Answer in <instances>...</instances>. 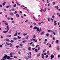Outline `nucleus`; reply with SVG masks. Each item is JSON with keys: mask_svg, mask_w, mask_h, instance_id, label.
I'll return each mask as SVG.
<instances>
[{"mask_svg": "<svg viewBox=\"0 0 60 60\" xmlns=\"http://www.w3.org/2000/svg\"><path fill=\"white\" fill-rule=\"evenodd\" d=\"M41 56V53H39V54H37V56L38 57V56Z\"/></svg>", "mask_w": 60, "mask_h": 60, "instance_id": "10", "label": "nucleus"}, {"mask_svg": "<svg viewBox=\"0 0 60 60\" xmlns=\"http://www.w3.org/2000/svg\"><path fill=\"white\" fill-rule=\"evenodd\" d=\"M44 57H45V56H42V58L43 59H44Z\"/></svg>", "mask_w": 60, "mask_h": 60, "instance_id": "37", "label": "nucleus"}, {"mask_svg": "<svg viewBox=\"0 0 60 60\" xmlns=\"http://www.w3.org/2000/svg\"><path fill=\"white\" fill-rule=\"evenodd\" d=\"M47 57H48V55H47L45 56V58H47Z\"/></svg>", "mask_w": 60, "mask_h": 60, "instance_id": "42", "label": "nucleus"}, {"mask_svg": "<svg viewBox=\"0 0 60 60\" xmlns=\"http://www.w3.org/2000/svg\"><path fill=\"white\" fill-rule=\"evenodd\" d=\"M57 10H58V7L57 6V7H56Z\"/></svg>", "mask_w": 60, "mask_h": 60, "instance_id": "46", "label": "nucleus"}, {"mask_svg": "<svg viewBox=\"0 0 60 60\" xmlns=\"http://www.w3.org/2000/svg\"><path fill=\"white\" fill-rule=\"evenodd\" d=\"M6 41H9V40L8 39H7V40H6Z\"/></svg>", "mask_w": 60, "mask_h": 60, "instance_id": "52", "label": "nucleus"}, {"mask_svg": "<svg viewBox=\"0 0 60 60\" xmlns=\"http://www.w3.org/2000/svg\"><path fill=\"white\" fill-rule=\"evenodd\" d=\"M10 7V6H7L6 8H9Z\"/></svg>", "mask_w": 60, "mask_h": 60, "instance_id": "53", "label": "nucleus"}, {"mask_svg": "<svg viewBox=\"0 0 60 60\" xmlns=\"http://www.w3.org/2000/svg\"><path fill=\"white\" fill-rule=\"evenodd\" d=\"M45 41H47V39H45Z\"/></svg>", "mask_w": 60, "mask_h": 60, "instance_id": "59", "label": "nucleus"}, {"mask_svg": "<svg viewBox=\"0 0 60 60\" xmlns=\"http://www.w3.org/2000/svg\"><path fill=\"white\" fill-rule=\"evenodd\" d=\"M54 55H51L50 56L51 57V59H52L53 58H54Z\"/></svg>", "mask_w": 60, "mask_h": 60, "instance_id": "5", "label": "nucleus"}, {"mask_svg": "<svg viewBox=\"0 0 60 60\" xmlns=\"http://www.w3.org/2000/svg\"><path fill=\"white\" fill-rule=\"evenodd\" d=\"M31 52H30L29 54H30V56H32V54H31Z\"/></svg>", "mask_w": 60, "mask_h": 60, "instance_id": "34", "label": "nucleus"}, {"mask_svg": "<svg viewBox=\"0 0 60 60\" xmlns=\"http://www.w3.org/2000/svg\"><path fill=\"white\" fill-rule=\"evenodd\" d=\"M6 37H7V38H8V37H11V35H8L6 36Z\"/></svg>", "mask_w": 60, "mask_h": 60, "instance_id": "6", "label": "nucleus"}, {"mask_svg": "<svg viewBox=\"0 0 60 60\" xmlns=\"http://www.w3.org/2000/svg\"><path fill=\"white\" fill-rule=\"evenodd\" d=\"M10 14L11 15H12V16H13L14 15V14L12 13H10Z\"/></svg>", "mask_w": 60, "mask_h": 60, "instance_id": "12", "label": "nucleus"}, {"mask_svg": "<svg viewBox=\"0 0 60 60\" xmlns=\"http://www.w3.org/2000/svg\"><path fill=\"white\" fill-rule=\"evenodd\" d=\"M3 58H3L1 60H6V59L5 58V56H4L3 57Z\"/></svg>", "mask_w": 60, "mask_h": 60, "instance_id": "7", "label": "nucleus"}, {"mask_svg": "<svg viewBox=\"0 0 60 60\" xmlns=\"http://www.w3.org/2000/svg\"><path fill=\"white\" fill-rule=\"evenodd\" d=\"M28 58H31V57H32L31 56H28Z\"/></svg>", "mask_w": 60, "mask_h": 60, "instance_id": "36", "label": "nucleus"}, {"mask_svg": "<svg viewBox=\"0 0 60 60\" xmlns=\"http://www.w3.org/2000/svg\"><path fill=\"white\" fill-rule=\"evenodd\" d=\"M33 29H37V32L39 31V27H37V26H35V27Z\"/></svg>", "mask_w": 60, "mask_h": 60, "instance_id": "1", "label": "nucleus"}, {"mask_svg": "<svg viewBox=\"0 0 60 60\" xmlns=\"http://www.w3.org/2000/svg\"><path fill=\"white\" fill-rule=\"evenodd\" d=\"M46 35L47 36V37H49V34H46Z\"/></svg>", "mask_w": 60, "mask_h": 60, "instance_id": "35", "label": "nucleus"}, {"mask_svg": "<svg viewBox=\"0 0 60 60\" xmlns=\"http://www.w3.org/2000/svg\"><path fill=\"white\" fill-rule=\"evenodd\" d=\"M53 34H54V35H55L56 34V33H55V32H53Z\"/></svg>", "mask_w": 60, "mask_h": 60, "instance_id": "57", "label": "nucleus"}, {"mask_svg": "<svg viewBox=\"0 0 60 60\" xmlns=\"http://www.w3.org/2000/svg\"><path fill=\"white\" fill-rule=\"evenodd\" d=\"M18 53L19 54H21V52L20 51L18 52Z\"/></svg>", "mask_w": 60, "mask_h": 60, "instance_id": "44", "label": "nucleus"}, {"mask_svg": "<svg viewBox=\"0 0 60 60\" xmlns=\"http://www.w3.org/2000/svg\"><path fill=\"white\" fill-rule=\"evenodd\" d=\"M26 59V60H28L29 58L28 57H25Z\"/></svg>", "mask_w": 60, "mask_h": 60, "instance_id": "31", "label": "nucleus"}, {"mask_svg": "<svg viewBox=\"0 0 60 60\" xmlns=\"http://www.w3.org/2000/svg\"><path fill=\"white\" fill-rule=\"evenodd\" d=\"M54 25L55 26H56L57 25V23H54Z\"/></svg>", "mask_w": 60, "mask_h": 60, "instance_id": "62", "label": "nucleus"}, {"mask_svg": "<svg viewBox=\"0 0 60 60\" xmlns=\"http://www.w3.org/2000/svg\"><path fill=\"white\" fill-rule=\"evenodd\" d=\"M7 30L6 31H3L4 33L5 34H6L8 32V31H9V28H7Z\"/></svg>", "mask_w": 60, "mask_h": 60, "instance_id": "4", "label": "nucleus"}, {"mask_svg": "<svg viewBox=\"0 0 60 60\" xmlns=\"http://www.w3.org/2000/svg\"><path fill=\"white\" fill-rule=\"evenodd\" d=\"M51 20H52V22H53V21H54V19H52V18H51Z\"/></svg>", "mask_w": 60, "mask_h": 60, "instance_id": "39", "label": "nucleus"}, {"mask_svg": "<svg viewBox=\"0 0 60 60\" xmlns=\"http://www.w3.org/2000/svg\"><path fill=\"white\" fill-rule=\"evenodd\" d=\"M35 37H36V36H35V35H33V38L34 39V38H35Z\"/></svg>", "mask_w": 60, "mask_h": 60, "instance_id": "27", "label": "nucleus"}, {"mask_svg": "<svg viewBox=\"0 0 60 60\" xmlns=\"http://www.w3.org/2000/svg\"><path fill=\"white\" fill-rule=\"evenodd\" d=\"M15 11V9L13 8L12 9V11Z\"/></svg>", "mask_w": 60, "mask_h": 60, "instance_id": "55", "label": "nucleus"}, {"mask_svg": "<svg viewBox=\"0 0 60 60\" xmlns=\"http://www.w3.org/2000/svg\"><path fill=\"white\" fill-rule=\"evenodd\" d=\"M55 16L54 15H53L52 16V17L53 19H55Z\"/></svg>", "mask_w": 60, "mask_h": 60, "instance_id": "13", "label": "nucleus"}, {"mask_svg": "<svg viewBox=\"0 0 60 60\" xmlns=\"http://www.w3.org/2000/svg\"><path fill=\"white\" fill-rule=\"evenodd\" d=\"M18 34V32H17L14 35V36H16L17 35V34Z\"/></svg>", "mask_w": 60, "mask_h": 60, "instance_id": "8", "label": "nucleus"}, {"mask_svg": "<svg viewBox=\"0 0 60 60\" xmlns=\"http://www.w3.org/2000/svg\"><path fill=\"white\" fill-rule=\"evenodd\" d=\"M5 4H6V2H4V3L2 4L3 5V6H4V5H5Z\"/></svg>", "mask_w": 60, "mask_h": 60, "instance_id": "19", "label": "nucleus"}, {"mask_svg": "<svg viewBox=\"0 0 60 60\" xmlns=\"http://www.w3.org/2000/svg\"><path fill=\"white\" fill-rule=\"evenodd\" d=\"M22 40L23 41L24 40H25V38H22Z\"/></svg>", "mask_w": 60, "mask_h": 60, "instance_id": "48", "label": "nucleus"}, {"mask_svg": "<svg viewBox=\"0 0 60 60\" xmlns=\"http://www.w3.org/2000/svg\"><path fill=\"white\" fill-rule=\"evenodd\" d=\"M13 39L14 40H17V39H18V38L15 37Z\"/></svg>", "mask_w": 60, "mask_h": 60, "instance_id": "17", "label": "nucleus"}, {"mask_svg": "<svg viewBox=\"0 0 60 60\" xmlns=\"http://www.w3.org/2000/svg\"><path fill=\"white\" fill-rule=\"evenodd\" d=\"M3 47V45H0V48H2Z\"/></svg>", "mask_w": 60, "mask_h": 60, "instance_id": "49", "label": "nucleus"}, {"mask_svg": "<svg viewBox=\"0 0 60 60\" xmlns=\"http://www.w3.org/2000/svg\"><path fill=\"white\" fill-rule=\"evenodd\" d=\"M29 37V36L27 35L26 37H25V39H28Z\"/></svg>", "mask_w": 60, "mask_h": 60, "instance_id": "11", "label": "nucleus"}, {"mask_svg": "<svg viewBox=\"0 0 60 60\" xmlns=\"http://www.w3.org/2000/svg\"><path fill=\"white\" fill-rule=\"evenodd\" d=\"M51 30H48V32H49L51 31Z\"/></svg>", "mask_w": 60, "mask_h": 60, "instance_id": "51", "label": "nucleus"}, {"mask_svg": "<svg viewBox=\"0 0 60 60\" xmlns=\"http://www.w3.org/2000/svg\"><path fill=\"white\" fill-rule=\"evenodd\" d=\"M16 16L17 17H19V15L18 14H16Z\"/></svg>", "mask_w": 60, "mask_h": 60, "instance_id": "9", "label": "nucleus"}, {"mask_svg": "<svg viewBox=\"0 0 60 60\" xmlns=\"http://www.w3.org/2000/svg\"><path fill=\"white\" fill-rule=\"evenodd\" d=\"M38 49H36L35 50V51L36 52H37V51H38Z\"/></svg>", "mask_w": 60, "mask_h": 60, "instance_id": "18", "label": "nucleus"}, {"mask_svg": "<svg viewBox=\"0 0 60 60\" xmlns=\"http://www.w3.org/2000/svg\"><path fill=\"white\" fill-rule=\"evenodd\" d=\"M6 44L7 45H8V46H9V45H10V44L8 43V42L6 43Z\"/></svg>", "mask_w": 60, "mask_h": 60, "instance_id": "14", "label": "nucleus"}, {"mask_svg": "<svg viewBox=\"0 0 60 60\" xmlns=\"http://www.w3.org/2000/svg\"><path fill=\"white\" fill-rule=\"evenodd\" d=\"M34 19L35 20H36V21H38V20H37V19H36L35 18H34V17H33Z\"/></svg>", "mask_w": 60, "mask_h": 60, "instance_id": "30", "label": "nucleus"}, {"mask_svg": "<svg viewBox=\"0 0 60 60\" xmlns=\"http://www.w3.org/2000/svg\"><path fill=\"white\" fill-rule=\"evenodd\" d=\"M10 42L11 43L13 42H14V41L13 40H12Z\"/></svg>", "mask_w": 60, "mask_h": 60, "instance_id": "32", "label": "nucleus"}, {"mask_svg": "<svg viewBox=\"0 0 60 60\" xmlns=\"http://www.w3.org/2000/svg\"><path fill=\"white\" fill-rule=\"evenodd\" d=\"M5 25H8V23H5Z\"/></svg>", "mask_w": 60, "mask_h": 60, "instance_id": "60", "label": "nucleus"}, {"mask_svg": "<svg viewBox=\"0 0 60 60\" xmlns=\"http://www.w3.org/2000/svg\"><path fill=\"white\" fill-rule=\"evenodd\" d=\"M19 46H20V47H22V46H23V44H20Z\"/></svg>", "mask_w": 60, "mask_h": 60, "instance_id": "21", "label": "nucleus"}, {"mask_svg": "<svg viewBox=\"0 0 60 60\" xmlns=\"http://www.w3.org/2000/svg\"><path fill=\"white\" fill-rule=\"evenodd\" d=\"M41 56H44V53H42L41 54Z\"/></svg>", "mask_w": 60, "mask_h": 60, "instance_id": "56", "label": "nucleus"}, {"mask_svg": "<svg viewBox=\"0 0 60 60\" xmlns=\"http://www.w3.org/2000/svg\"><path fill=\"white\" fill-rule=\"evenodd\" d=\"M60 57V55H58V58H59V57Z\"/></svg>", "mask_w": 60, "mask_h": 60, "instance_id": "64", "label": "nucleus"}, {"mask_svg": "<svg viewBox=\"0 0 60 60\" xmlns=\"http://www.w3.org/2000/svg\"><path fill=\"white\" fill-rule=\"evenodd\" d=\"M18 39H21V37H19V36H18Z\"/></svg>", "mask_w": 60, "mask_h": 60, "instance_id": "41", "label": "nucleus"}, {"mask_svg": "<svg viewBox=\"0 0 60 60\" xmlns=\"http://www.w3.org/2000/svg\"><path fill=\"white\" fill-rule=\"evenodd\" d=\"M47 54L48 55H49L50 54H49V51H48L47 52Z\"/></svg>", "mask_w": 60, "mask_h": 60, "instance_id": "23", "label": "nucleus"}, {"mask_svg": "<svg viewBox=\"0 0 60 60\" xmlns=\"http://www.w3.org/2000/svg\"><path fill=\"white\" fill-rule=\"evenodd\" d=\"M58 42H59V40H56V43H58Z\"/></svg>", "mask_w": 60, "mask_h": 60, "instance_id": "15", "label": "nucleus"}, {"mask_svg": "<svg viewBox=\"0 0 60 60\" xmlns=\"http://www.w3.org/2000/svg\"><path fill=\"white\" fill-rule=\"evenodd\" d=\"M11 19L12 20H13V19L12 18H11Z\"/></svg>", "mask_w": 60, "mask_h": 60, "instance_id": "50", "label": "nucleus"}, {"mask_svg": "<svg viewBox=\"0 0 60 60\" xmlns=\"http://www.w3.org/2000/svg\"><path fill=\"white\" fill-rule=\"evenodd\" d=\"M13 7H16V4H15L13 6Z\"/></svg>", "mask_w": 60, "mask_h": 60, "instance_id": "38", "label": "nucleus"}, {"mask_svg": "<svg viewBox=\"0 0 60 60\" xmlns=\"http://www.w3.org/2000/svg\"><path fill=\"white\" fill-rule=\"evenodd\" d=\"M12 23H13V24H14V21H12Z\"/></svg>", "mask_w": 60, "mask_h": 60, "instance_id": "61", "label": "nucleus"}, {"mask_svg": "<svg viewBox=\"0 0 60 60\" xmlns=\"http://www.w3.org/2000/svg\"><path fill=\"white\" fill-rule=\"evenodd\" d=\"M51 44H50L49 45V48H50L51 47Z\"/></svg>", "mask_w": 60, "mask_h": 60, "instance_id": "54", "label": "nucleus"}, {"mask_svg": "<svg viewBox=\"0 0 60 60\" xmlns=\"http://www.w3.org/2000/svg\"><path fill=\"white\" fill-rule=\"evenodd\" d=\"M42 30H41V28H40V30H39V29H38V31H40V32H41V31Z\"/></svg>", "mask_w": 60, "mask_h": 60, "instance_id": "25", "label": "nucleus"}, {"mask_svg": "<svg viewBox=\"0 0 60 60\" xmlns=\"http://www.w3.org/2000/svg\"><path fill=\"white\" fill-rule=\"evenodd\" d=\"M39 46V45H37V46L35 47V48H37V47L38 46Z\"/></svg>", "mask_w": 60, "mask_h": 60, "instance_id": "45", "label": "nucleus"}, {"mask_svg": "<svg viewBox=\"0 0 60 60\" xmlns=\"http://www.w3.org/2000/svg\"><path fill=\"white\" fill-rule=\"evenodd\" d=\"M27 34H23V35H24V36H26V35Z\"/></svg>", "mask_w": 60, "mask_h": 60, "instance_id": "20", "label": "nucleus"}, {"mask_svg": "<svg viewBox=\"0 0 60 60\" xmlns=\"http://www.w3.org/2000/svg\"><path fill=\"white\" fill-rule=\"evenodd\" d=\"M1 39H3V38H4V37H3V36H1Z\"/></svg>", "mask_w": 60, "mask_h": 60, "instance_id": "47", "label": "nucleus"}, {"mask_svg": "<svg viewBox=\"0 0 60 60\" xmlns=\"http://www.w3.org/2000/svg\"><path fill=\"white\" fill-rule=\"evenodd\" d=\"M44 31L42 32L41 33V35H42V34H44Z\"/></svg>", "mask_w": 60, "mask_h": 60, "instance_id": "29", "label": "nucleus"}, {"mask_svg": "<svg viewBox=\"0 0 60 60\" xmlns=\"http://www.w3.org/2000/svg\"><path fill=\"white\" fill-rule=\"evenodd\" d=\"M19 45H18L17 46H16V47L17 48H19Z\"/></svg>", "mask_w": 60, "mask_h": 60, "instance_id": "58", "label": "nucleus"}, {"mask_svg": "<svg viewBox=\"0 0 60 60\" xmlns=\"http://www.w3.org/2000/svg\"><path fill=\"white\" fill-rule=\"evenodd\" d=\"M26 41L25 40L23 41H22V43H25L26 42Z\"/></svg>", "mask_w": 60, "mask_h": 60, "instance_id": "26", "label": "nucleus"}, {"mask_svg": "<svg viewBox=\"0 0 60 60\" xmlns=\"http://www.w3.org/2000/svg\"><path fill=\"white\" fill-rule=\"evenodd\" d=\"M31 47H29L28 48V49L29 50L31 51Z\"/></svg>", "mask_w": 60, "mask_h": 60, "instance_id": "16", "label": "nucleus"}, {"mask_svg": "<svg viewBox=\"0 0 60 60\" xmlns=\"http://www.w3.org/2000/svg\"><path fill=\"white\" fill-rule=\"evenodd\" d=\"M13 54V53L12 52H11L10 54V55H12Z\"/></svg>", "mask_w": 60, "mask_h": 60, "instance_id": "63", "label": "nucleus"}, {"mask_svg": "<svg viewBox=\"0 0 60 60\" xmlns=\"http://www.w3.org/2000/svg\"><path fill=\"white\" fill-rule=\"evenodd\" d=\"M16 13H17V11H15L14 12L15 14H16Z\"/></svg>", "mask_w": 60, "mask_h": 60, "instance_id": "40", "label": "nucleus"}, {"mask_svg": "<svg viewBox=\"0 0 60 60\" xmlns=\"http://www.w3.org/2000/svg\"><path fill=\"white\" fill-rule=\"evenodd\" d=\"M40 12H42V9H41L40 10Z\"/></svg>", "mask_w": 60, "mask_h": 60, "instance_id": "43", "label": "nucleus"}, {"mask_svg": "<svg viewBox=\"0 0 60 60\" xmlns=\"http://www.w3.org/2000/svg\"><path fill=\"white\" fill-rule=\"evenodd\" d=\"M31 46H32V47H34V46H35V45L34 44H32L31 45Z\"/></svg>", "mask_w": 60, "mask_h": 60, "instance_id": "28", "label": "nucleus"}, {"mask_svg": "<svg viewBox=\"0 0 60 60\" xmlns=\"http://www.w3.org/2000/svg\"><path fill=\"white\" fill-rule=\"evenodd\" d=\"M5 59H6L7 58V59H8L9 60L10 58V56H7V55H5Z\"/></svg>", "mask_w": 60, "mask_h": 60, "instance_id": "2", "label": "nucleus"}, {"mask_svg": "<svg viewBox=\"0 0 60 60\" xmlns=\"http://www.w3.org/2000/svg\"><path fill=\"white\" fill-rule=\"evenodd\" d=\"M37 40H35V39H34V38H32L30 39V41H34L35 42H37Z\"/></svg>", "mask_w": 60, "mask_h": 60, "instance_id": "3", "label": "nucleus"}, {"mask_svg": "<svg viewBox=\"0 0 60 60\" xmlns=\"http://www.w3.org/2000/svg\"><path fill=\"white\" fill-rule=\"evenodd\" d=\"M59 49H60V48H59V47H57V50H59Z\"/></svg>", "mask_w": 60, "mask_h": 60, "instance_id": "24", "label": "nucleus"}, {"mask_svg": "<svg viewBox=\"0 0 60 60\" xmlns=\"http://www.w3.org/2000/svg\"><path fill=\"white\" fill-rule=\"evenodd\" d=\"M52 4L53 5H55V4H56V3H55V2H52Z\"/></svg>", "mask_w": 60, "mask_h": 60, "instance_id": "33", "label": "nucleus"}, {"mask_svg": "<svg viewBox=\"0 0 60 60\" xmlns=\"http://www.w3.org/2000/svg\"><path fill=\"white\" fill-rule=\"evenodd\" d=\"M10 47H12V44L10 43Z\"/></svg>", "mask_w": 60, "mask_h": 60, "instance_id": "22", "label": "nucleus"}]
</instances>
